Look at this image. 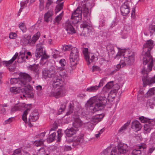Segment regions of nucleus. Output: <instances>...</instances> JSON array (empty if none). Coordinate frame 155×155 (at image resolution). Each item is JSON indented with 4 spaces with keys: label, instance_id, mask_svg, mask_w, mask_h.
I'll return each instance as SVG.
<instances>
[{
    "label": "nucleus",
    "instance_id": "1",
    "mask_svg": "<svg viewBox=\"0 0 155 155\" xmlns=\"http://www.w3.org/2000/svg\"><path fill=\"white\" fill-rule=\"evenodd\" d=\"M118 52L116 55L115 58H118L121 55L123 56L120 63L114 66L115 70L112 71L110 74H114L117 71H118L121 67L125 66L131 65L133 64L134 61V53L130 50L122 49L118 48Z\"/></svg>",
    "mask_w": 155,
    "mask_h": 155
},
{
    "label": "nucleus",
    "instance_id": "2",
    "mask_svg": "<svg viewBox=\"0 0 155 155\" xmlns=\"http://www.w3.org/2000/svg\"><path fill=\"white\" fill-rule=\"evenodd\" d=\"M154 46L153 41L151 40H148L143 45V51L141 58H142L143 64L147 65L148 71L152 70L153 66L155 70V61H153V57L150 54V51Z\"/></svg>",
    "mask_w": 155,
    "mask_h": 155
},
{
    "label": "nucleus",
    "instance_id": "3",
    "mask_svg": "<svg viewBox=\"0 0 155 155\" xmlns=\"http://www.w3.org/2000/svg\"><path fill=\"white\" fill-rule=\"evenodd\" d=\"M68 76L67 74L64 73H60V75L53 79L52 86L54 88L58 86H60L55 91H52L50 92V96L51 97H54L56 98L64 96L65 95L66 91L65 88L61 86V84L63 82L65 78Z\"/></svg>",
    "mask_w": 155,
    "mask_h": 155
},
{
    "label": "nucleus",
    "instance_id": "4",
    "mask_svg": "<svg viewBox=\"0 0 155 155\" xmlns=\"http://www.w3.org/2000/svg\"><path fill=\"white\" fill-rule=\"evenodd\" d=\"M64 70L63 68L57 66L56 68L52 66L48 70L46 68L43 69L42 74L43 78L45 79L47 78H52V79L60 75V73H64L65 72L61 71Z\"/></svg>",
    "mask_w": 155,
    "mask_h": 155
},
{
    "label": "nucleus",
    "instance_id": "5",
    "mask_svg": "<svg viewBox=\"0 0 155 155\" xmlns=\"http://www.w3.org/2000/svg\"><path fill=\"white\" fill-rule=\"evenodd\" d=\"M82 11L84 17L83 23L81 24L82 27L83 28L82 33L84 35H86L91 31V22L89 16L88 8L83 7Z\"/></svg>",
    "mask_w": 155,
    "mask_h": 155
},
{
    "label": "nucleus",
    "instance_id": "6",
    "mask_svg": "<svg viewBox=\"0 0 155 155\" xmlns=\"http://www.w3.org/2000/svg\"><path fill=\"white\" fill-rule=\"evenodd\" d=\"M31 106V104H27L26 105L25 103H19L15 104L14 106H12L11 109V113H13L18 110H21L27 108L24 111L22 116V119L26 123H28L27 116L30 111L31 108L28 107V106Z\"/></svg>",
    "mask_w": 155,
    "mask_h": 155
},
{
    "label": "nucleus",
    "instance_id": "7",
    "mask_svg": "<svg viewBox=\"0 0 155 155\" xmlns=\"http://www.w3.org/2000/svg\"><path fill=\"white\" fill-rule=\"evenodd\" d=\"M31 80V78L29 74L23 73L20 74V78H11L10 80V83L11 84H17L21 86L25 85Z\"/></svg>",
    "mask_w": 155,
    "mask_h": 155
},
{
    "label": "nucleus",
    "instance_id": "8",
    "mask_svg": "<svg viewBox=\"0 0 155 155\" xmlns=\"http://www.w3.org/2000/svg\"><path fill=\"white\" fill-rule=\"evenodd\" d=\"M81 18L77 17V16H73L72 15L71 17V21L68 20L65 23L64 25L66 30L67 31V33L69 34H72L75 32L74 28L71 25V22L72 24H76L81 20Z\"/></svg>",
    "mask_w": 155,
    "mask_h": 155
},
{
    "label": "nucleus",
    "instance_id": "9",
    "mask_svg": "<svg viewBox=\"0 0 155 155\" xmlns=\"http://www.w3.org/2000/svg\"><path fill=\"white\" fill-rule=\"evenodd\" d=\"M109 93L102 91L101 93L97 95V111L104 110V109L107 102V98Z\"/></svg>",
    "mask_w": 155,
    "mask_h": 155
},
{
    "label": "nucleus",
    "instance_id": "10",
    "mask_svg": "<svg viewBox=\"0 0 155 155\" xmlns=\"http://www.w3.org/2000/svg\"><path fill=\"white\" fill-rule=\"evenodd\" d=\"M128 147L127 144L120 143L117 145V149L113 148L110 155H119L120 154L126 153L128 150Z\"/></svg>",
    "mask_w": 155,
    "mask_h": 155
},
{
    "label": "nucleus",
    "instance_id": "11",
    "mask_svg": "<svg viewBox=\"0 0 155 155\" xmlns=\"http://www.w3.org/2000/svg\"><path fill=\"white\" fill-rule=\"evenodd\" d=\"M149 71H147V69L144 68L141 71V72L143 75L142 78V80L144 87L147 85H150L155 83V75L153 78H150L148 76Z\"/></svg>",
    "mask_w": 155,
    "mask_h": 155
},
{
    "label": "nucleus",
    "instance_id": "12",
    "mask_svg": "<svg viewBox=\"0 0 155 155\" xmlns=\"http://www.w3.org/2000/svg\"><path fill=\"white\" fill-rule=\"evenodd\" d=\"M69 59L71 64L72 65H76L77 64L79 58V51L77 48L74 47L71 49Z\"/></svg>",
    "mask_w": 155,
    "mask_h": 155
},
{
    "label": "nucleus",
    "instance_id": "13",
    "mask_svg": "<svg viewBox=\"0 0 155 155\" xmlns=\"http://www.w3.org/2000/svg\"><path fill=\"white\" fill-rule=\"evenodd\" d=\"M86 105L87 108H89L91 112L94 113L97 111V97L95 96L91 98L88 100Z\"/></svg>",
    "mask_w": 155,
    "mask_h": 155
},
{
    "label": "nucleus",
    "instance_id": "14",
    "mask_svg": "<svg viewBox=\"0 0 155 155\" xmlns=\"http://www.w3.org/2000/svg\"><path fill=\"white\" fill-rule=\"evenodd\" d=\"M43 48L42 43L38 44L36 45L35 53V55L37 57L40 58L41 57L42 59H47L49 57V56L46 55L45 51H44Z\"/></svg>",
    "mask_w": 155,
    "mask_h": 155
},
{
    "label": "nucleus",
    "instance_id": "15",
    "mask_svg": "<svg viewBox=\"0 0 155 155\" xmlns=\"http://www.w3.org/2000/svg\"><path fill=\"white\" fill-rule=\"evenodd\" d=\"M131 2L128 0L126 1L121 5L120 8L121 14L123 16H126L130 12V5Z\"/></svg>",
    "mask_w": 155,
    "mask_h": 155
},
{
    "label": "nucleus",
    "instance_id": "16",
    "mask_svg": "<svg viewBox=\"0 0 155 155\" xmlns=\"http://www.w3.org/2000/svg\"><path fill=\"white\" fill-rule=\"evenodd\" d=\"M83 53L88 65L90 64L91 63L93 62L95 57L93 53L88 52L87 48H84L83 50Z\"/></svg>",
    "mask_w": 155,
    "mask_h": 155
},
{
    "label": "nucleus",
    "instance_id": "17",
    "mask_svg": "<svg viewBox=\"0 0 155 155\" xmlns=\"http://www.w3.org/2000/svg\"><path fill=\"white\" fill-rule=\"evenodd\" d=\"M18 56V53L16 52L12 58L10 60L7 61H3V64L8 68L10 71H13L15 70V68L11 65L13 62L16 59Z\"/></svg>",
    "mask_w": 155,
    "mask_h": 155
},
{
    "label": "nucleus",
    "instance_id": "18",
    "mask_svg": "<svg viewBox=\"0 0 155 155\" xmlns=\"http://www.w3.org/2000/svg\"><path fill=\"white\" fill-rule=\"evenodd\" d=\"M83 137L84 135L83 134H81L78 136H76L74 137L71 140V142L73 143V146H76L82 143L84 140Z\"/></svg>",
    "mask_w": 155,
    "mask_h": 155
},
{
    "label": "nucleus",
    "instance_id": "19",
    "mask_svg": "<svg viewBox=\"0 0 155 155\" xmlns=\"http://www.w3.org/2000/svg\"><path fill=\"white\" fill-rule=\"evenodd\" d=\"M20 43L24 46L31 45L30 35H25L22 36L20 40Z\"/></svg>",
    "mask_w": 155,
    "mask_h": 155
},
{
    "label": "nucleus",
    "instance_id": "20",
    "mask_svg": "<svg viewBox=\"0 0 155 155\" xmlns=\"http://www.w3.org/2000/svg\"><path fill=\"white\" fill-rule=\"evenodd\" d=\"M73 117L74 119V121L73 123V127L78 129V128L82 125V122L76 114H74Z\"/></svg>",
    "mask_w": 155,
    "mask_h": 155
},
{
    "label": "nucleus",
    "instance_id": "21",
    "mask_svg": "<svg viewBox=\"0 0 155 155\" xmlns=\"http://www.w3.org/2000/svg\"><path fill=\"white\" fill-rule=\"evenodd\" d=\"M146 148V146L145 144H143L137 147L134 150L132 153V155H140L143 151Z\"/></svg>",
    "mask_w": 155,
    "mask_h": 155
},
{
    "label": "nucleus",
    "instance_id": "22",
    "mask_svg": "<svg viewBox=\"0 0 155 155\" xmlns=\"http://www.w3.org/2000/svg\"><path fill=\"white\" fill-rule=\"evenodd\" d=\"M39 117L38 113L36 110H34L30 115L28 118V121H35L37 120Z\"/></svg>",
    "mask_w": 155,
    "mask_h": 155
},
{
    "label": "nucleus",
    "instance_id": "23",
    "mask_svg": "<svg viewBox=\"0 0 155 155\" xmlns=\"http://www.w3.org/2000/svg\"><path fill=\"white\" fill-rule=\"evenodd\" d=\"M131 127L135 131L137 132L140 130L141 126L138 121L137 120H134L132 123Z\"/></svg>",
    "mask_w": 155,
    "mask_h": 155
},
{
    "label": "nucleus",
    "instance_id": "24",
    "mask_svg": "<svg viewBox=\"0 0 155 155\" xmlns=\"http://www.w3.org/2000/svg\"><path fill=\"white\" fill-rule=\"evenodd\" d=\"M78 130L77 128H75L73 127L69 129H67L65 132L67 137H70L74 134H76Z\"/></svg>",
    "mask_w": 155,
    "mask_h": 155
},
{
    "label": "nucleus",
    "instance_id": "25",
    "mask_svg": "<svg viewBox=\"0 0 155 155\" xmlns=\"http://www.w3.org/2000/svg\"><path fill=\"white\" fill-rule=\"evenodd\" d=\"M24 89H22L19 87H11L10 88V91L12 93L14 94L21 93L22 94L23 92L24 91Z\"/></svg>",
    "mask_w": 155,
    "mask_h": 155
},
{
    "label": "nucleus",
    "instance_id": "26",
    "mask_svg": "<svg viewBox=\"0 0 155 155\" xmlns=\"http://www.w3.org/2000/svg\"><path fill=\"white\" fill-rule=\"evenodd\" d=\"M113 82V81L109 82L103 87L102 91L104 92L105 93H109V90L114 86Z\"/></svg>",
    "mask_w": 155,
    "mask_h": 155
},
{
    "label": "nucleus",
    "instance_id": "27",
    "mask_svg": "<svg viewBox=\"0 0 155 155\" xmlns=\"http://www.w3.org/2000/svg\"><path fill=\"white\" fill-rule=\"evenodd\" d=\"M40 35V33L37 32L34 35L31 39L30 36L31 45H33L35 44L39 38Z\"/></svg>",
    "mask_w": 155,
    "mask_h": 155
},
{
    "label": "nucleus",
    "instance_id": "28",
    "mask_svg": "<svg viewBox=\"0 0 155 155\" xmlns=\"http://www.w3.org/2000/svg\"><path fill=\"white\" fill-rule=\"evenodd\" d=\"M24 91L23 92L22 94L24 97H28L30 98H33L34 97V94L32 91H29L25 89H24Z\"/></svg>",
    "mask_w": 155,
    "mask_h": 155
},
{
    "label": "nucleus",
    "instance_id": "29",
    "mask_svg": "<svg viewBox=\"0 0 155 155\" xmlns=\"http://www.w3.org/2000/svg\"><path fill=\"white\" fill-rule=\"evenodd\" d=\"M106 49L108 51V54L109 55H112L115 53L114 48L112 45L110 44L107 45Z\"/></svg>",
    "mask_w": 155,
    "mask_h": 155
},
{
    "label": "nucleus",
    "instance_id": "30",
    "mask_svg": "<svg viewBox=\"0 0 155 155\" xmlns=\"http://www.w3.org/2000/svg\"><path fill=\"white\" fill-rule=\"evenodd\" d=\"M52 12L49 11L45 14L44 16V20L46 22H48L51 19Z\"/></svg>",
    "mask_w": 155,
    "mask_h": 155
},
{
    "label": "nucleus",
    "instance_id": "31",
    "mask_svg": "<svg viewBox=\"0 0 155 155\" xmlns=\"http://www.w3.org/2000/svg\"><path fill=\"white\" fill-rule=\"evenodd\" d=\"M82 13V9H81V7H78L72 13V15L73 16H77V17L81 18V13Z\"/></svg>",
    "mask_w": 155,
    "mask_h": 155
},
{
    "label": "nucleus",
    "instance_id": "32",
    "mask_svg": "<svg viewBox=\"0 0 155 155\" xmlns=\"http://www.w3.org/2000/svg\"><path fill=\"white\" fill-rule=\"evenodd\" d=\"M18 56V63H21L25 61V53L23 52H20L19 55Z\"/></svg>",
    "mask_w": 155,
    "mask_h": 155
},
{
    "label": "nucleus",
    "instance_id": "33",
    "mask_svg": "<svg viewBox=\"0 0 155 155\" xmlns=\"http://www.w3.org/2000/svg\"><path fill=\"white\" fill-rule=\"evenodd\" d=\"M63 6V2H62L58 5L56 7L55 10V13H57L62 8Z\"/></svg>",
    "mask_w": 155,
    "mask_h": 155
},
{
    "label": "nucleus",
    "instance_id": "34",
    "mask_svg": "<svg viewBox=\"0 0 155 155\" xmlns=\"http://www.w3.org/2000/svg\"><path fill=\"white\" fill-rule=\"evenodd\" d=\"M8 106V105L7 104H0V110L2 114H5L6 113V110L4 107H7Z\"/></svg>",
    "mask_w": 155,
    "mask_h": 155
},
{
    "label": "nucleus",
    "instance_id": "35",
    "mask_svg": "<svg viewBox=\"0 0 155 155\" xmlns=\"http://www.w3.org/2000/svg\"><path fill=\"white\" fill-rule=\"evenodd\" d=\"M67 103V102H65L61 104L58 112V114H61L62 112H63L64 110L65 109Z\"/></svg>",
    "mask_w": 155,
    "mask_h": 155
},
{
    "label": "nucleus",
    "instance_id": "36",
    "mask_svg": "<svg viewBox=\"0 0 155 155\" xmlns=\"http://www.w3.org/2000/svg\"><path fill=\"white\" fill-rule=\"evenodd\" d=\"M74 108V104L70 103L68 107V110L66 113V115H68L72 113L73 111Z\"/></svg>",
    "mask_w": 155,
    "mask_h": 155
},
{
    "label": "nucleus",
    "instance_id": "37",
    "mask_svg": "<svg viewBox=\"0 0 155 155\" xmlns=\"http://www.w3.org/2000/svg\"><path fill=\"white\" fill-rule=\"evenodd\" d=\"M56 136V133H53L49 136V138L47 139V141L49 142H52L54 140Z\"/></svg>",
    "mask_w": 155,
    "mask_h": 155
},
{
    "label": "nucleus",
    "instance_id": "38",
    "mask_svg": "<svg viewBox=\"0 0 155 155\" xmlns=\"http://www.w3.org/2000/svg\"><path fill=\"white\" fill-rule=\"evenodd\" d=\"M45 140L43 139H41L35 141V145L36 147L41 146L44 143Z\"/></svg>",
    "mask_w": 155,
    "mask_h": 155
},
{
    "label": "nucleus",
    "instance_id": "39",
    "mask_svg": "<svg viewBox=\"0 0 155 155\" xmlns=\"http://www.w3.org/2000/svg\"><path fill=\"white\" fill-rule=\"evenodd\" d=\"M28 82L25 85L22 86H25V87L22 88V89H25L28 91H32L33 89V87L28 84Z\"/></svg>",
    "mask_w": 155,
    "mask_h": 155
},
{
    "label": "nucleus",
    "instance_id": "40",
    "mask_svg": "<svg viewBox=\"0 0 155 155\" xmlns=\"http://www.w3.org/2000/svg\"><path fill=\"white\" fill-rule=\"evenodd\" d=\"M130 122H127L123 126H122L121 128L119 129V133H122L124 132V131L126 129L128 125L130 124Z\"/></svg>",
    "mask_w": 155,
    "mask_h": 155
},
{
    "label": "nucleus",
    "instance_id": "41",
    "mask_svg": "<svg viewBox=\"0 0 155 155\" xmlns=\"http://www.w3.org/2000/svg\"><path fill=\"white\" fill-rule=\"evenodd\" d=\"M18 27L23 32H25L26 31V28L25 25L24 23H21L18 25Z\"/></svg>",
    "mask_w": 155,
    "mask_h": 155
},
{
    "label": "nucleus",
    "instance_id": "42",
    "mask_svg": "<svg viewBox=\"0 0 155 155\" xmlns=\"http://www.w3.org/2000/svg\"><path fill=\"white\" fill-rule=\"evenodd\" d=\"M150 124H146L144 125V129L146 131V133H149L150 132L151 130V127H150Z\"/></svg>",
    "mask_w": 155,
    "mask_h": 155
},
{
    "label": "nucleus",
    "instance_id": "43",
    "mask_svg": "<svg viewBox=\"0 0 155 155\" xmlns=\"http://www.w3.org/2000/svg\"><path fill=\"white\" fill-rule=\"evenodd\" d=\"M97 90V86H91L86 89V91L88 92H94Z\"/></svg>",
    "mask_w": 155,
    "mask_h": 155
},
{
    "label": "nucleus",
    "instance_id": "44",
    "mask_svg": "<svg viewBox=\"0 0 155 155\" xmlns=\"http://www.w3.org/2000/svg\"><path fill=\"white\" fill-rule=\"evenodd\" d=\"M97 111V123L101 121L104 116V114L103 113L101 114L99 113Z\"/></svg>",
    "mask_w": 155,
    "mask_h": 155
},
{
    "label": "nucleus",
    "instance_id": "45",
    "mask_svg": "<svg viewBox=\"0 0 155 155\" xmlns=\"http://www.w3.org/2000/svg\"><path fill=\"white\" fill-rule=\"evenodd\" d=\"M53 3L52 0H48L46 4L45 9L46 10L49 9V6Z\"/></svg>",
    "mask_w": 155,
    "mask_h": 155
},
{
    "label": "nucleus",
    "instance_id": "46",
    "mask_svg": "<svg viewBox=\"0 0 155 155\" xmlns=\"http://www.w3.org/2000/svg\"><path fill=\"white\" fill-rule=\"evenodd\" d=\"M97 60H98V61L101 65H102L105 61V60L104 59L103 56L99 55L97 57Z\"/></svg>",
    "mask_w": 155,
    "mask_h": 155
},
{
    "label": "nucleus",
    "instance_id": "47",
    "mask_svg": "<svg viewBox=\"0 0 155 155\" xmlns=\"http://www.w3.org/2000/svg\"><path fill=\"white\" fill-rule=\"evenodd\" d=\"M30 69L32 71L35 72H37L38 71V67L36 65H30L29 67Z\"/></svg>",
    "mask_w": 155,
    "mask_h": 155
},
{
    "label": "nucleus",
    "instance_id": "48",
    "mask_svg": "<svg viewBox=\"0 0 155 155\" xmlns=\"http://www.w3.org/2000/svg\"><path fill=\"white\" fill-rule=\"evenodd\" d=\"M150 141L152 143L155 144V132L151 134Z\"/></svg>",
    "mask_w": 155,
    "mask_h": 155
},
{
    "label": "nucleus",
    "instance_id": "49",
    "mask_svg": "<svg viewBox=\"0 0 155 155\" xmlns=\"http://www.w3.org/2000/svg\"><path fill=\"white\" fill-rule=\"evenodd\" d=\"M59 64H60L61 67V68H63L64 69V67L66 64V63L65 60L64 59H62L60 60L59 62Z\"/></svg>",
    "mask_w": 155,
    "mask_h": 155
},
{
    "label": "nucleus",
    "instance_id": "50",
    "mask_svg": "<svg viewBox=\"0 0 155 155\" xmlns=\"http://www.w3.org/2000/svg\"><path fill=\"white\" fill-rule=\"evenodd\" d=\"M91 123L93 125H96L97 124V116H93L91 120Z\"/></svg>",
    "mask_w": 155,
    "mask_h": 155
},
{
    "label": "nucleus",
    "instance_id": "51",
    "mask_svg": "<svg viewBox=\"0 0 155 155\" xmlns=\"http://www.w3.org/2000/svg\"><path fill=\"white\" fill-rule=\"evenodd\" d=\"M139 120L142 123H144L149 121L150 119L146 118L143 116H141L139 117Z\"/></svg>",
    "mask_w": 155,
    "mask_h": 155
},
{
    "label": "nucleus",
    "instance_id": "52",
    "mask_svg": "<svg viewBox=\"0 0 155 155\" xmlns=\"http://www.w3.org/2000/svg\"><path fill=\"white\" fill-rule=\"evenodd\" d=\"M147 93L149 96L155 94V87L150 89Z\"/></svg>",
    "mask_w": 155,
    "mask_h": 155
},
{
    "label": "nucleus",
    "instance_id": "53",
    "mask_svg": "<svg viewBox=\"0 0 155 155\" xmlns=\"http://www.w3.org/2000/svg\"><path fill=\"white\" fill-rule=\"evenodd\" d=\"M101 19L99 21V27H102L104 25V15L101 16Z\"/></svg>",
    "mask_w": 155,
    "mask_h": 155
},
{
    "label": "nucleus",
    "instance_id": "54",
    "mask_svg": "<svg viewBox=\"0 0 155 155\" xmlns=\"http://www.w3.org/2000/svg\"><path fill=\"white\" fill-rule=\"evenodd\" d=\"M71 45H66L65 46H63V50L64 51H69L70 50H71Z\"/></svg>",
    "mask_w": 155,
    "mask_h": 155
},
{
    "label": "nucleus",
    "instance_id": "55",
    "mask_svg": "<svg viewBox=\"0 0 155 155\" xmlns=\"http://www.w3.org/2000/svg\"><path fill=\"white\" fill-rule=\"evenodd\" d=\"M12 155H22L21 151L19 149L15 150Z\"/></svg>",
    "mask_w": 155,
    "mask_h": 155
},
{
    "label": "nucleus",
    "instance_id": "56",
    "mask_svg": "<svg viewBox=\"0 0 155 155\" xmlns=\"http://www.w3.org/2000/svg\"><path fill=\"white\" fill-rule=\"evenodd\" d=\"M61 130H58L57 131L58 133V142H60L61 141V138L62 136L61 133Z\"/></svg>",
    "mask_w": 155,
    "mask_h": 155
},
{
    "label": "nucleus",
    "instance_id": "57",
    "mask_svg": "<svg viewBox=\"0 0 155 155\" xmlns=\"http://www.w3.org/2000/svg\"><path fill=\"white\" fill-rule=\"evenodd\" d=\"M105 81V79L104 78H102V79H101L100 81V82L98 84V85L97 86V88L100 87L102 86Z\"/></svg>",
    "mask_w": 155,
    "mask_h": 155
},
{
    "label": "nucleus",
    "instance_id": "58",
    "mask_svg": "<svg viewBox=\"0 0 155 155\" xmlns=\"http://www.w3.org/2000/svg\"><path fill=\"white\" fill-rule=\"evenodd\" d=\"M62 13L63 12L61 13L59 15H58L55 18V20L56 21L58 22L61 20L62 16Z\"/></svg>",
    "mask_w": 155,
    "mask_h": 155
},
{
    "label": "nucleus",
    "instance_id": "59",
    "mask_svg": "<svg viewBox=\"0 0 155 155\" xmlns=\"http://www.w3.org/2000/svg\"><path fill=\"white\" fill-rule=\"evenodd\" d=\"M155 150V147H152L149 148V150L147 151V154L148 155H150Z\"/></svg>",
    "mask_w": 155,
    "mask_h": 155
},
{
    "label": "nucleus",
    "instance_id": "60",
    "mask_svg": "<svg viewBox=\"0 0 155 155\" xmlns=\"http://www.w3.org/2000/svg\"><path fill=\"white\" fill-rule=\"evenodd\" d=\"M17 36V35L15 33H11L9 35V37L11 39H14Z\"/></svg>",
    "mask_w": 155,
    "mask_h": 155
},
{
    "label": "nucleus",
    "instance_id": "61",
    "mask_svg": "<svg viewBox=\"0 0 155 155\" xmlns=\"http://www.w3.org/2000/svg\"><path fill=\"white\" fill-rule=\"evenodd\" d=\"M13 117H11L9 118L8 120H5V124H9L12 122L13 121Z\"/></svg>",
    "mask_w": 155,
    "mask_h": 155
},
{
    "label": "nucleus",
    "instance_id": "62",
    "mask_svg": "<svg viewBox=\"0 0 155 155\" xmlns=\"http://www.w3.org/2000/svg\"><path fill=\"white\" fill-rule=\"evenodd\" d=\"M26 4H24V5H22V4H21V7L20 9H19V11L18 14V16L20 15V13H21V12H22V9L23 8L24 6H25V5Z\"/></svg>",
    "mask_w": 155,
    "mask_h": 155
},
{
    "label": "nucleus",
    "instance_id": "63",
    "mask_svg": "<svg viewBox=\"0 0 155 155\" xmlns=\"http://www.w3.org/2000/svg\"><path fill=\"white\" fill-rule=\"evenodd\" d=\"M135 8H132V10L131 12V17L133 18H135Z\"/></svg>",
    "mask_w": 155,
    "mask_h": 155
},
{
    "label": "nucleus",
    "instance_id": "64",
    "mask_svg": "<svg viewBox=\"0 0 155 155\" xmlns=\"http://www.w3.org/2000/svg\"><path fill=\"white\" fill-rule=\"evenodd\" d=\"M105 129L104 128H103V129H101L100 131L98 132V133L97 134V138L99 137L100 135L102 134L103 132L104 131Z\"/></svg>",
    "mask_w": 155,
    "mask_h": 155
}]
</instances>
